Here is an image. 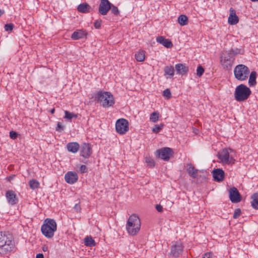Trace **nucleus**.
<instances>
[{"mask_svg": "<svg viewBox=\"0 0 258 258\" xmlns=\"http://www.w3.org/2000/svg\"><path fill=\"white\" fill-rule=\"evenodd\" d=\"M241 213V210L240 209H236L233 214V218L236 219L239 217Z\"/></svg>", "mask_w": 258, "mask_h": 258, "instance_id": "a19ab883", "label": "nucleus"}, {"mask_svg": "<svg viewBox=\"0 0 258 258\" xmlns=\"http://www.w3.org/2000/svg\"><path fill=\"white\" fill-rule=\"evenodd\" d=\"M64 179L67 183L73 184L78 180V176L75 172L69 171L65 174Z\"/></svg>", "mask_w": 258, "mask_h": 258, "instance_id": "f3484780", "label": "nucleus"}, {"mask_svg": "<svg viewBox=\"0 0 258 258\" xmlns=\"http://www.w3.org/2000/svg\"><path fill=\"white\" fill-rule=\"evenodd\" d=\"M175 69L176 74L181 76L187 74L188 71V68L182 63L176 64L175 66Z\"/></svg>", "mask_w": 258, "mask_h": 258, "instance_id": "6ab92c4d", "label": "nucleus"}, {"mask_svg": "<svg viewBox=\"0 0 258 258\" xmlns=\"http://www.w3.org/2000/svg\"><path fill=\"white\" fill-rule=\"evenodd\" d=\"M74 209L77 212H80L81 210V206L79 203L75 205Z\"/></svg>", "mask_w": 258, "mask_h": 258, "instance_id": "49530a36", "label": "nucleus"}, {"mask_svg": "<svg viewBox=\"0 0 258 258\" xmlns=\"http://www.w3.org/2000/svg\"><path fill=\"white\" fill-rule=\"evenodd\" d=\"M36 258H44V255L42 253H38L36 255Z\"/></svg>", "mask_w": 258, "mask_h": 258, "instance_id": "3c124183", "label": "nucleus"}, {"mask_svg": "<svg viewBox=\"0 0 258 258\" xmlns=\"http://www.w3.org/2000/svg\"><path fill=\"white\" fill-rule=\"evenodd\" d=\"M10 137L12 139H15L18 137V134L13 131H12L10 132Z\"/></svg>", "mask_w": 258, "mask_h": 258, "instance_id": "c03bdc74", "label": "nucleus"}, {"mask_svg": "<svg viewBox=\"0 0 258 258\" xmlns=\"http://www.w3.org/2000/svg\"><path fill=\"white\" fill-rule=\"evenodd\" d=\"M101 21L97 20L94 22V26L96 29H99L101 27Z\"/></svg>", "mask_w": 258, "mask_h": 258, "instance_id": "a18cd8bd", "label": "nucleus"}, {"mask_svg": "<svg viewBox=\"0 0 258 258\" xmlns=\"http://www.w3.org/2000/svg\"><path fill=\"white\" fill-rule=\"evenodd\" d=\"M163 96L167 97L168 99L170 98L171 97V94L170 90L166 89L164 90L163 92Z\"/></svg>", "mask_w": 258, "mask_h": 258, "instance_id": "58836bf2", "label": "nucleus"}, {"mask_svg": "<svg viewBox=\"0 0 258 258\" xmlns=\"http://www.w3.org/2000/svg\"><path fill=\"white\" fill-rule=\"evenodd\" d=\"M159 157L164 161H168L172 155L173 151L170 148L165 147L157 151Z\"/></svg>", "mask_w": 258, "mask_h": 258, "instance_id": "9d476101", "label": "nucleus"}, {"mask_svg": "<svg viewBox=\"0 0 258 258\" xmlns=\"http://www.w3.org/2000/svg\"><path fill=\"white\" fill-rule=\"evenodd\" d=\"M256 73L254 71L250 73L248 80V84L250 86H253L256 84Z\"/></svg>", "mask_w": 258, "mask_h": 258, "instance_id": "a878e982", "label": "nucleus"}, {"mask_svg": "<svg viewBox=\"0 0 258 258\" xmlns=\"http://www.w3.org/2000/svg\"><path fill=\"white\" fill-rule=\"evenodd\" d=\"M141 227L140 220L138 216L133 214L129 217L126 225L127 232L131 235H136Z\"/></svg>", "mask_w": 258, "mask_h": 258, "instance_id": "20e7f679", "label": "nucleus"}, {"mask_svg": "<svg viewBox=\"0 0 258 258\" xmlns=\"http://www.w3.org/2000/svg\"><path fill=\"white\" fill-rule=\"evenodd\" d=\"M156 41L157 42L161 44L166 48H171L173 46V44L170 40L165 39L163 36L157 37L156 38Z\"/></svg>", "mask_w": 258, "mask_h": 258, "instance_id": "4be33fe9", "label": "nucleus"}, {"mask_svg": "<svg viewBox=\"0 0 258 258\" xmlns=\"http://www.w3.org/2000/svg\"><path fill=\"white\" fill-rule=\"evenodd\" d=\"M212 173L215 181L221 182L224 180L225 177V172L222 169H215L213 170Z\"/></svg>", "mask_w": 258, "mask_h": 258, "instance_id": "dca6fc26", "label": "nucleus"}, {"mask_svg": "<svg viewBox=\"0 0 258 258\" xmlns=\"http://www.w3.org/2000/svg\"><path fill=\"white\" fill-rule=\"evenodd\" d=\"M234 151L230 148L224 149L219 153L218 158L223 164L232 165L235 163L233 155Z\"/></svg>", "mask_w": 258, "mask_h": 258, "instance_id": "423d86ee", "label": "nucleus"}, {"mask_svg": "<svg viewBox=\"0 0 258 258\" xmlns=\"http://www.w3.org/2000/svg\"><path fill=\"white\" fill-rule=\"evenodd\" d=\"M88 35L87 32L83 29H79L75 31L71 35L73 40H78L86 38Z\"/></svg>", "mask_w": 258, "mask_h": 258, "instance_id": "a211bd4d", "label": "nucleus"}, {"mask_svg": "<svg viewBox=\"0 0 258 258\" xmlns=\"http://www.w3.org/2000/svg\"><path fill=\"white\" fill-rule=\"evenodd\" d=\"M212 254L209 253H206L204 254L203 258H211Z\"/></svg>", "mask_w": 258, "mask_h": 258, "instance_id": "09e8293b", "label": "nucleus"}, {"mask_svg": "<svg viewBox=\"0 0 258 258\" xmlns=\"http://www.w3.org/2000/svg\"><path fill=\"white\" fill-rule=\"evenodd\" d=\"M15 242L12 234L9 232L0 233V254L6 255L10 253L14 248Z\"/></svg>", "mask_w": 258, "mask_h": 258, "instance_id": "f257e3e1", "label": "nucleus"}, {"mask_svg": "<svg viewBox=\"0 0 258 258\" xmlns=\"http://www.w3.org/2000/svg\"><path fill=\"white\" fill-rule=\"evenodd\" d=\"M95 99L103 107H108L114 104L113 95L108 92L99 91L95 95Z\"/></svg>", "mask_w": 258, "mask_h": 258, "instance_id": "f03ea898", "label": "nucleus"}, {"mask_svg": "<svg viewBox=\"0 0 258 258\" xmlns=\"http://www.w3.org/2000/svg\"><path fill=\"white\" fill-rule=\"evenodd\" d=\"M4 11L0 9V17L4 14Z\"/></svg>", "mask_w": 258, "mask_h": 258, "instance_id": "864d4df0", "label": "nucleus"}, {"mask_svg": "<svg viewBox=\"0 0 258 258\" xmlns=\"http://www.w3.org/2000/svg\"><path fill=\"white\" fill-rule=\"evenodd\" d=\"M251 94L249 88L243 84H240L235 88L234 96L238 101H242L248 98Z\"/></svg>", "mask_w": 258, "mask_h": 258, "instance_id": "39448f33", "label": "nucleus"}, {"mask_svg": "<svg viewBox=\"0 0 258 258\" xmlns=\"http://www.w3.org/2000/svg\"><path fill=\"white\" fill-rule=\"evenodd\" d=\"M108 0H101L99 6V12L102 15H106L110 10L111 5Z\"/></svg>", "mask_w": 258, "mask_h": 258, "instance_id": "4468645a", "label": "nucleus"}, {"mask_svg": "<svg viewBox=\"0 0 258 258\" xmlns=\"http://www.w3.org/2000/svg\"><path fill=\"white\" fill-rule=\"evenodd\" d=\"M57 224L53 219L47 218L44 221L41 227L42 233L47 238H51L54 236V233L56 231Z\"/></svg>", "mask_w": 258, "mask_h": 258, "instance_id": "7ed1b4c3", "label": "nucleus"}, {"mask_svg": "<svg viewBox=\"0 0 258 258\" xmlns=\"http://www.w3.org/2000/svg\"><path fill=\"white\" fill-rule=\"evenodd\" d=\"M229 199L232 203H237L241 201V197L237 189L233 187L229 190Z\"/></svg>", "mask_w": 258, "mask_h": 258, "instance_id": "f8f14e48", "label": "nucleus"}, {"mask_svg": "<svg viewBox=\"0 0 258 258\" xmlns=\"http://www.w3.org/2000/svg\"><path fill=\"white\" fill-rule=\"evenodd\" d=\"M234 57L230 56L226 53L224 56H222L221 58V62L224 69L229 70L231 69Z\"/></svg>", "mask_w": 258, "mask_h": 258, "instance_id": "9b49d317", "label": "nucleus"}, {"mask_svg": "<svg viewBox=\"0 0 258 258\" xmlns=\"http://www.w3.org/2000/svg\"><path fill=\"white\" fill-rule=\"evenodd\" d=\"M87 170H88L86 166L85 165H82L80 166V169H79V171L82 173L87 172Z\"/></svg>", "mask_w": 258, "mask_h": 258, "instance_id": "37998d69", "label": "nucleus"}, {"mask_svg": "<svg viewBox=\"0 0 258 258\" xmlns=\"http://www.w3.org/2000/svg\"><path fill=\"white\" fill-rule=\"evenodd\" d=\"M54 111H55V109L54 108H52V109H51L50 112L52 114V113H53L54 112Z\"/></svg>", "mask_w": 258, "mask_h": 258, "instance_id": "5fc2aeb1", "label": "nucleus"}, {"mask_svg": "<svg viewBox=\"0 0 258 258\" xmlns=\"http://www.w3.org/2000/svg\"><path fill=\"white\" fill-rule=\"evenodd\" d=\"M14 25L12 23L7 24L5 25V29L6 31H12L13 29Z\"/></svg>", "mask_w": 258, "mask_h": 258, "instance_id": "ea45409f", "label": "nucleus"}, {"mask_svg": "<svg viewBox=\"0 0 258 258\" xmlns=\"http://www.w3.org/2000/svg\"><path fill=\"white\" fill-rule=\"evenodd\" d=\"M164 125L163 123H161L160 124H155L154 127L152 128V132L156 134L158 133L162 130Z\"/></svg>", "mask_w": 258, "mask_h": 258, "instance_id": "473e14b6", "label": "nucleus"}, {"mask_svg": "<svg viewBox=\"0 0 258 258\" xmlns=\"http://www.w3.org/2000/svg\"><path fill=\"white\" fill-rule=\"evenodd\" d=\"M164 75H168L170 78L173 77L174 75V68L172 66H166L164 70Z\"/></svg>", "mask_w": 258, "mask_h": 258, "instance_id": "393cba45", "label": "nucleus"}, {"mask_svg": "<svg viewBox=\"0 0 258 258\" xmlns=\"http://www.w3.org/2000/svg\"><path fill=\"white\" fill-rule=\"evenodd\" d=\"M249 73V70L247 67L244 64H238L234 70V74L235 78L239 81L246 80Z\"/></svg>", "mask_w": 258, "mask_h": 258, "instance_id": "0eeeda50", "label": "nucleus"}, {"mask_svg": "<svg viewBox=\"0 0 258 258\" xmlns=\"http://www.w3.org/2000/svg\"><path fill=\"white\" fill-rule=\"evenodd\" d=\"M6 197L8 203L12 205H15L19 202L18 198L13 190H8L6 192Z\"/></svg>", "mask_w": 258, "mask_h": 258, "instance_id": "ddd939ff", "label": "nucleus"}, {"mask_svg": "<svg viewBox=\"0 0 258 258\" xmlns=\"http://www.w3.org/2000/svg\"><path fill=\"white\" fill-rule=\"evenodd\" d=\"M159 117V113L158 112H154L150 115V119L153 122H157Z\"/></svg>", "mask_w": 258, "mask_h": 258, "instance_id": "7c9ffc66", "label": "nucleus"}, {"mask_svg": "<svg viewBox=\"0 0 258 258\" xmlns=\"http://www.w3.org/2000/svg\"><path fill=\"white\" fill-rule=\"evenodd\" d=\"M111 7L110 9L112 13H113L114 15L117 16L119 13V11L118 10V9L116 6H114L113 4H111Z\"/></svg>", "mask_w": 258, "mask_h": 258, "instance_id": "e433bc0d", "label": "nucleus"}, {"mask_svg": "<svg viewBox=\"0 0 258 258\" xmlns=\"http://www.w3.org/2000/svg\"><path fill=\"white\" fill-rule=\"evenodd\" d=\"M64 130V126L61 124L60 122L57 123V126L56 127V130L58 132H61Z\"/></svg>", "mask_w": 258, "mask_h": 258, "instance_id": "79ce46f5", "label": "nucleus"}, {"mask_svg": "<svg viewBox=\"0 0 258 258\" xmlns=\"http://www.w3.org/2000/svg\"><path fill=\"white\" fill-rule=\"evenodd\" d=\"M188 18L184 15H181L178 18V22L181 26H184L187 24Z\"/></svg>", "mask_w": 258, "mask_h": 258, "instance_id": "c756f323", "label": "nucleus"}, {"mask_svg": "<svg viewBox=\"0 0 258 258\" xmlns=\"http://www.w3.org/2000/svg\"><path fill=\"white\" fill-rule=\"evenodd\" d=\"M146 162L148 166L153 167L155 165V161L153 158L150 157H146L145 158Z\"/></svg>", "mask_w": 258, "mask_h": 258, "instance_id": "c9c22d12", "label": "nucleus"}, {"mask_svg": "<svg viewBox=\"0 0 258 258\" xmlns=\"http://www.w3.org/2000/svg\"><path fill=\"white\" fill-rule=\"evenodd\" d=\"M116 132L120 135L125 134L129 130L128 121L124 118L118 119L115 124Z\"/></svg>", "mask_w": 258, "mask_h": 258, "instance_id": "6e6552de", "label": "nucleus"}, {"mask_svg": "<svg viewBox=\"0 0 258 258\" xmlns=\"http://www.w3.org/2000/svg\"><path fill=\"white\" fill-rule=\"evenodd\" d=\"M251 204L255 209H258V193H254L251 196Z\"/></svg>", "mask_w": 258, "mask_h": 258, "instance_id": "cd10ccee", "label": "nucleus"}, {"mask_svg": "<svg viewBox=\"0 0 258 258\" xmlns=\"http://www.w3.org/2000/svg\"><path fill=\"white\" fill-rule=\"evenodd\" d=\"M204 69L201 66L198 67L197 69V75L198 77H201L204 73Z\"/></svg>", "mask_w": 258, "mask_h": 258, "instance_id": "4c0bfd02", "label": "nucleus"}, {"mask_svg": "<svg viewBox=\"0 0 258 258\" xmlns=\"http://www.w3.org/2000/svg\"><path fill=\"white\" fill-rule=\"evenodd\" d=\"M230 15L228 19V21L230 25H235L238 22V18L236 14L235 11L232 8L230 10Z\"/></svg>", "mask_w": 258, "mask_h": 258, "instance_id": "412c9836", "label": "nucleus"}, {"mask_svg": "<svg viewBox=\"0 0 258 258\" xmlns=\"http://www.w3.org/2000/svg\"><path fill=\"white\" fill-rule=\"evenodd\" d=\"M92 149L89 144L84 143L80 150V155L84 158H88L92 154Z\"/></svg>", "mask_w": 258, "mask_h": 258, "instance_id": "2eb2a0df", "label": "nucleus"}, {"mask_svg": "<svg viewBox=\"0 0 258 258\" xmlns=\"http://www.w3.org/2000/svg\"><path fill=\"white\" fill-rule=\"evenodd\" d=\"M47 250H48V247H47V246H46V245H44V246L42 247V250H43V251H44V252H45V251H47Z\"/></svg>", "mask_w": 258, "mask_h": 258, "instance_id": "603ef678", "label": "nucleus"}, {"mask_svg": "<svg viewBox=\"0 0 258 258\" xmlns=\"http://www.w3.org/2000/svg\"><path fill=\"white\" fill-rule=\"evenodd\" d=\"M78 11L82 13H88L90 12L91 7L86 3H84L79 5L78 7Z\"/></svg>", "mask_w": 258, "mask_h": 258, "instance_id": "b1692460", "label": "nucleus"}, {"mask_svg": "<svg viewBox=\"0 0 258 258\" xmlns=\"http://www.w3.org/2000/svg\"><path fill=\"white\" fill-rule=\"evenodd\" d=\"M80 148L79 144L77 142L69 143L67 145L68 150L72 153H76L78 152Z\"/></svg>", "mask_w": 258, "mask_h": 258, "instance_id": "5701e85b", "label": "nucleus"}, {"mask_svg": "<svg viewBox=\"0 0 258 258\" xmlns=\"http://www.w3.org/2000/svg\"><path fill=\"white\" fill-rule=\"evenodd\" d=\"M186 172L192 178H196L198 176V170L191 163L187 164Z\"/></svg>", "mask_w": 258, "mask_h": 258, "instance_id": "aec40b11", "label": "nucleus"}, {"mask_svg": "<svg viewBox=\"0 0 258 258\" xmlns=\"http://www.w3.org/2000/svg\"><path fill=\"white\" fill-rule=\"evenodd\" d=\"M84 244L87 246H94L96 243L94 240L91 236H87L84 238Z\"/></svg>", "mask_w": 258, "mask_h": 258, "instance_id": "c85d7f7f", "label": "nucleus"}, {"mask_svg": "<svg viewBox=\"0 0 258 258\" xmlns=\"http://www.w3.org/2000/svg\"><path fill=\"white\" fill-rule=\"evenodd\" d=\"M15 177V175H10L8 177H7V179L8 181H11L12 180H13L14 177Z\"/></svg>", "mask_w": 258, "mask_h": 258, "instance_id": "8fccbe9b", "label": "nucleus"}, {"mask_svg": "<svg viewBox=\"0 0 258 258\" xmlns=\"http://www.w3.org/2000/svg\"><path fill=\"white\" fill-rule=\"evenodd\" d=\"M29 185L31 189H35L38 187L39 183L36 180L32 179L29 181Z\"/></svg>", "mask_w": 258, "mask_h": 258, "instance_id": "2f4dec72", "label": "nucleus"}, {"mask_svg": "<svg viewBox=\"0 0 258 258\" xmlns=\"http://www.w3.org/2000/svg\"><path fill=\"white\" fill-rule=\"evenodd\" d=\"M156 209L159 212H162L163 211L162 206H161L160 205H156Z\"/></svg>", "mask_w": 258, "mask_h": 258, "instance_id": "de8ad7c7", "label": "nucleus"}, {"mask_svg": "<svg viewBox=\"0 0 258 258\" xmlns=\"http://www.w3.org/2000/svg\"><path fill=\"white\" fill-rule=\"evenodd\" d=\"M135 58L139 62L143 61L145 58V51L144 50H140L135 54Z\"/></svg>", "mask_w": 258, "mask_h": 258, "instance_id": "bb28decb", "label": "nucleus"}, {"mask_svg": "<svg viewBox=\"0 0 258 258\" xmlns=\"http://www.w3.org/2000/svg\"><path fill=\"white\" fill-rule=\"evenodd\" d=\"M226 53L230 56H233V57H234L235 55L240 53V49L238 48L231 49L227 51Z\"/></svg>", "mask_w": 258, "mask_h": 258, "instance_id": "72a5a7b5", "label": "nucleus"}, {"mask_svg": "<svg viewBox=\"0 0 258 258\" xmlns=\"http://www.w3.org/2000/svg\"><path fill=\"white\" fill-rule=\"evenodd\" d=\"M65 116L64 118L68 119L69 120H71L73 117H77V114H74V113L70 112L66 110L64 111Z\"/></svg>", "mask_w": 258, "mask_h": 258, "instance_id": "f704fd0d", "label": "nucleus"}, {"mask_svg": "<svg viewBox=\"0 0 258 258\" xmlns=\"http://www.w3.org/2000/svg\"><path fill=\"white\" fill-rule=\"evenodd\" d=\"M183 245L181 242H175L171 246V251L170 254L173 256L178 257L181 255L183 250Z\"/></svg>", "mask_w": 258, "mask_h": 258, "instance_id": "1a4fd4ad", "label": "nucleus"}]
</instances>
